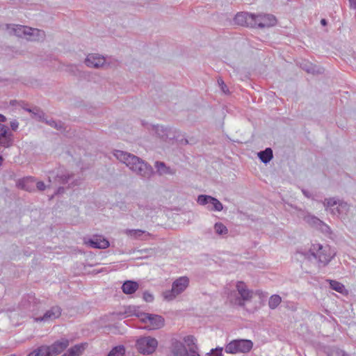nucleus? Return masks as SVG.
<instances>
[{
	"mask_svg": "<svg viewBox=\"0 0 356 356\" xmlns=\"http://www.w3.org/2000/svg\"><path fill=\"white\" fill-rule=\"evenodd\" d=\"M113 155L137 175L145 179H149L152 176L153 173L152 166L138 156L122 150H115Z\"/></svg>",
	"mask_w": 356,
	"mask_h": 356,
	"instance_id": "obj_1",
	"label": "nucleus"
},
{
	"mask_svg": "<svg viewBox=\"0 0 356 356\" xmlns=\"http://www.w3.org/2000/svg\"><path fill=\"white\" fill-rule=\"evenodd\" d=\"M125 312L128 316L135 315L140 318L148 330L159 329L164 325V319L161 316L140 312L135 307H129Z\"/></svg>",
	"mask_w": 356,
	"mask_h": 356,
	"instance_id": "obj_2",
	"label": "nucleus"
},
{
	"mask_svg": "<svg viewBox=\"0 0 356 356\" xmlns=\"http://www.w3.org/2000/svg\"><path fill=\"white\" fill-rule=\"evenodd\" d=\"M189 285L188 277L183 276L176 279L172 284V289L163 292V297L166 300H172L177 296L182 293Z\"/></svg>",
	"mask_w": 356,
	"mask_h": 356,
	"instance_id": "obj_3",
	"label": "nucleus"
},
{
	"mask_svg": "<svg viewBox=\"0 0 356 356\" xmlns=\"http://www.w3.org/2000/svg\"><path fill=\"white\" fill-rule=\"evenodd\" d=\"M253 343L248 339H234L227 343L225 348L227 353H247L251 350Z\"/></svg>",
	"mask_w": 356,
	"mask_h": 356,
	"instance_id": "obj_4",
	"label": "nucleus"
},
{
	"mask_svg": "<svg viewBox=\"0 0 356 356\" xmlns=\"http://www.w3.org/2000/svg\"><path fill=\"white\" fill-rule=\"evenodd\" d=\"M309 252L323 266H326L333 257V255L330 252V248L319 243L312 244Z\"/></svg>",
	"mask_w": 356,
	"mask_h": 356,
	"instance_id": "obj_5",
	"label": "nucleus"
},
{
	"mask_svg": "<svg viewBox=\"0 0 356 356\" xmlns=\"http://www.w3.org/2000/svg\"><path fill=\"white\" fill-rule=\"evenodd\" d=\"M158 346V341L151 337H140L136 341V347L140 353L150 355L153 353Z\"/></svg>",
	"mask_w": 356,
	"mask_h": 356,
	"instance_id": "obj_6",
	"label": "nucleus"
},
{
	"mask_svg": "<svg viewBox=\"0 0 356 356\" xmlns=\"http://www.w3.org/2000/svg\"><path fill=\"white\" fill-rule=\"evenodd\" d=\"M236 289L240 297H236L233 299L231 296L229 297L230 301L234 305L243 306L245 305V302L250 301L251 300L253 293L252 291L247 289L245 284L243 282H238L236 284Z\"/></svg>",
	"mask_w": 356,
	"mask_h": 356,
	"instance_id": "obj_7",
	"label": "nucleus"
},
{
	"mask_svg": "<svg viewBox=\"0 0 356 356\" xmlns=\"http://www.w3.org/2000/svg\"><path fill=\"white\" fill-rule=\"evenodd\" d=\"M153 129L155 134L164 141L179 140V131L176 129L162 125H156L153 127Z\"/></svg>",
	"mask_w": 356,
	"mask_h": 356,
	"instance_id": "obj_8",
	"label": "nucleus"
},
{
	"mask_svg": "<svg viewBox=\"0 0 356 356\" xmlns=\"http://www.w3.org/2000/svg\"><path fill=\"white\" fill-rule=\"evenodd\" d=\"M84 63L88 67L96 69L105 68L108 65L106 58L98 54H89Z\"/></svg>",
	"mask_w": 356,
	"mask_h": 356,
	"instance_id": "obj_9",
	"label": "nucleus"
},
{
	"mask_svg": "<svg viewBox=\"0 0 356 356\" xmlns=\"http://www.w3.org/2000/svg\"><path fill=\"white\" fill-rule=\"evenodd\" d=\"M62 309L58 306H54L47 310L43 316L34 318L35 322L49 323L58 318L61 315Z\"/></svg>",
	"mask_w": 356,
	"mask_h": 356,
	"instance_id": "obj_10",
	"label": "nucleus"
},
{
	"mask_svg": "<svg viewBox=\"0 0 356 356\" xmlns=\"http://www.w3.org/2000/svg\"><path fill=\"white\" fill-rule=\"evenodd\" d=\"M14 142V136L10 129L0 123V145L3 147H10Z\"/></svg>",
	"mask_w": 356,
	"mask_h": 356,
	"instance_id": "obj_11",
	"label": "nucleus"
},
{
	"mask_svg": "<svg viewBox=\"0 0 356 356\" xmlns=\"http://www.w3.org/2000/svg\"><path fill=\"white\" fill-rule=\"evenodd\" d=\"M39 303L40 301L35 298V296L33 294L30 293L27 294L22 298L19 304V307L24 312H34Z\"/></svg>",
	"mask_w": 356,
	"mask_h": 356,
	"instance_id": "obj_12",
	"label": "nucleus"
},
{
	"mask_svg": "<svg viewBox=\"0 0 356 356\" xmlns=\"http://www.w3.org/2000/svg\"><path fill=\"white\" fill-rule=\"evenodd\" d=\"M255 26L266 28L273 26L276 24V18L270 14L254 15Z\"/></svg>",
	"mask_w": 356,
	"mask_h": 356,
	"instance_id": "obj_13",
	"label": "nucleus"
},
{
	"mask_svg": "<svg viewBox=\"0 0 356 356\" xmlns=\"http://www.w3.org/2000/svg\"><path fill=\"white\" fill-rule=\"evenodd\" d=\"M254 14L239 13L234 17L236 24L241 26L255 27Z\"/></svg>",
	"mask_w": 356,
	"mask_h": 356,
	"instance_id": "obj_14",
	"label": "nucleus"
},
{
	"mask_svg": "<svg viewBox=\"0 0 356 356\" xmlns=\"http://www.w3.org/2000/svg\"><path fill=\"white\" fill-rule=\"evenodd\" d=\"M69 345V341L66 339H61L60 340L55 341L51 346H46L47 348L48 355L49 356H55L63 352Z\"/></svg>",
	"mask_w": 356,
	"mask_h": 356,
	"instance_id": "obj_15",
	"label": "nucleus"
},
{
	"mask_svg": "<svg viewBox=\"0 0 356 356\" xmlns=\"http://www.w3.org/2000/svg\"><path fill=\"white\" fill-rule=\"evenodd\" d=\"M8 31L10 34H13L17 37H25L27 38L28 31H31V28L22 25H13L8 26Z\"/></svg>",
	"mask_w": 356,
	"mask_h": 356,
	"instance_id": "obj_16",
	"label": "nucleus"
},
{
	"mask_svg": "<svg viewBox=\"0 0 356 356\" xmlns=\"http://www.w3.org/2000/svg\"><path fill=\"white\" fill-rule=\"evenodd\" d=\"M124 233L132 239L147 240L150 236L149 232L142 229H127Z\"/></svg>",
	"mask_w": 356,
	"mask_h": 356,
	"instance_id": "obj_17",
	"label": "nucleus"
},
{
	"mask_svg": "<svg viewBox=\"0 0 356 356\" xmlns=\"http://www.w3.org/2000/svg\"><path fill=\"white\" fill-rule=\"evenodd\" d=\"M87 244L90 247L99 249H105L109 246V242L102 236H95L90 239Z\"/></svg>",
	"mask_w": 356,
	"mask_h": 356,
	"instance_id": "obj_18",
	"label": "nucleus"
},
{
	"mask_svg": "<svg viewBox=\"0 0 356 356\" xmlns=\"http://www.w3.org/2000/svg\"><path fill=\"white\" fill-rule=\"evenodd\" d=\"M51 174L54 175V181L51 180V177L49 176V181L50 183L53 182L54 184H65L68 181V180L71 178L72 175H70L67 172H55L54 171L51 172Z\"/></svg>",
	"mask_w": 356,
	"mask_h": 356,
	"instance_id": "obj_19",
	"label": "nucleus"
},
{
	"mask_svg": "<svg viewBox=\"0 0 356 356\" xmlns=\"http://www.w3.org/2000/svg\"><path fill=\"white\" fill-rule=\"evenodd\" d=\"M172 356H189V351L186 346L180 341H175L172 346Z\"/></svg>",
	"mask_w": 356,
	"mask_h": 356,
	"instance_id": "obj_20",
	"label": "nucleus"
},
{
	"mask_svg": "<svg viewBox=\"0 0 356 356\" xmlns=\"http://www.w3.org/2000/svg\"><path fill=\"white\" fill-rule=\"evenodd\" d=\"M44 38L45 33L44 31L31 28V31H28L26 39L31 41H42Z\"/></svg>",
	"mask_w": 356,
	"mask_h": 356,
	"instance_id": "obj_21",
	"label": "nucleus"
},
{
	"mask_svg": "<svg viewBox=\"0 0 356 356\" xmlns=\"http://www.w3.org/2000/svg\"><path fill=\"white\" fill-rule=\"evenodd\" d=\"M138 287L139 284L138 282L131 280H127L123 283L122 290L125 294H132L138 290Z\"/></svg>",
	"mask_w": 356,
	"mask_h": 356,
	"instance_id": "obj_22",
	"label": "nucleus"
},
{
	"mask_svg": "<svg viewBox=\"0 0 356 356\" xmlns=\"http://www.w3.org/2000/svg\"><path fill=\"white\" fill-rule=\"evenodd\" d=\"M35 181V179L32 177H28L20 179L17 181V186L18 188L27 191H31L33 189V184Z\"/></svg>",
	"mask_w": 356,
	"mask_h": 356,
	"instance_id": "obj_23",
	"label": "nucleus"
},
{
	"mask_svg": "<svg viewBox=\"0 0 356 356\" xmlns=\"http://www.w3.org/2000/svg\"><path fill=\"white\" fill-rule=\"evenodd\" d=\"M302 213L303 220L309 225L313 227H318L323 224V221H321L315 216H313L309 213H305L304 211H302Z\"/></svg>",
	"mask_w": 356,
	"mask_h": 356,
	"instance_id": "obj_24",
	"label": "nucleus"
},
{
	"mask_svg": "<svg viewBox=\"0 0 356 356\" xmlns=\"http://www.w3.org/2000/svg\"><path fill=\"white\" fill-rule=\"evenodd\" d=\"M155 168H156L157 172L159 175H174L175 170H172L170 167H168L164 162L156 161L155 162Z\"/></svg>",
	"mask_w": 356,
	"mask_h": 356,
	"instance_id": "obj_25",
	"label": "nucleus"
},
{
	"mask_svg": "<svg viewBox=\"0 0 356 356\" xmlns=\"http://www.w3.org/2000/svg\"><path fill=\"white\" fill-rule=\"evenodd\" d=\"M85 349L83 344H78L70 348L62 356H79Z\"/></svg>",
	"mask_w": 356,
	"mask_h": 356,
	"instance_id": "obj_26",
	"label": "nucleus"
},
{
	"mask_svg": "<svg viewBox=\"0 0 356 356\" xmlns=\"http://www.w3.org/2000/svg\"><path fill=\"white\" fill-rule=\"evenodd\" d=\"M258 157L264 163H268L273 157V150L268 147L265 150L261 151L258 153Z\"/></svg>",
	"mask_w": 356,
	"mask_h": 356,
	"instance_id": "obj_27",
	"label": "nucleus"
},
{
	"mask_svg": "<svg viewBox=\"0 0 356 356\" xmlns=\"http://www.w3.org/2000/svg\"><path fill=\"white\" fill-rule=\"evenodd\" d=\"M348 209L349 205L346 202L339 200L336 209H331V213L332 215L339 216L343 213H346Z\"/></svg>",
	"mask_w": 356,
	"mask_h": 356,
	"instance_id": "obj_28",
	"label": "nucleus"
},
{
	"mask_svg": "<svg viewBox=\"0 0 356 356\" xmlns=\"http://www.w3.org/2000/svg\"><path fill=\"white\" fill-rule=\"evenodd\" d=\"M184 341L188 348L189 353H191L193 349L195 352H197V347L195 344V338L193 336L188 335L184 338Z\"/></svg>",
	"mask_w": 356,
	"mask_h": 356,
	"instance_id": "obj_29",
	"label": "nucleus"
},
{
	"mask_svg": "<svg viewBox=\"0 0 356 356\" xmlns=\"http://www.w3.org/2000/svg\"><path fill=\"white\" fill-rule=\"evenodd\" d=\"M339 200H337L334 197L325 198L323 202V206L325 207L326 210H330L331 212V209H336L334 206L338 205Z\"/></svg>",
	"mask_w": 356,
	"mask_h": 356,
	"instance_id": "obj_30",
	"label": "nucleus"
},
{
	"mask_svg": "<svg viewBox=\"0 0 356 356\" xmlns=\"http://www.w3.org/2000/svg\"><path fill=\"white\" fill-rule=\"evenodd\" d=\"M138 209L140 210V212L142 213H137L135 214L133 213L132 216H135L137 218H143L144 216H147L149 213L150 209L147 205H143V204H138Z\"/></svg>",
	"mask_w": 356,
	"mask_h": 356,
	"instance_id": "obj_31",
	"label": "nucleus"
},
{
	"mask_svg": "<svg viewBox=\"0 0 356 356\" xmlns=\"http://www.w3.org/2000/svg\"><path fill=\"white\" fill-rule=\"evenodd\" d=\"M27 356H49V355H48L47 348H46V346H42L34 350Z\"/></svg>",
	"mask_w": 356,
	"mask_h": 356,
	"instance_id": "obj_32",
	"label": "nucleus"
},
{
	"mask_svg": "<svg viewBox=\"0 0 356 356\" xmlns=\"http://www.w3.org/2000/svg\"><path fill=\"white\" fill-rule=\"evenodd\" d=\"M281 297L278 295H273L268 301V306L270 309H275L281 302Z\"/></svg>",
	"mask_w": 356,
	"mask_h": 356,
	"instance_id": "obj_33",
	"label": "nucleus"
},
{
	"mask_svg": "<svg viewBox=\"0 0 356 356\" xmlns=\"http://www.w3.org/2000/svg\"><path fill=\"white\" fill-rule=\"evenodd\" d=\"M214 230L218 235H226L228 233L227 228L222 222H216L214 225Z\"/></svg>",
	"mask_w": 356,
	"mask_h": 356,
	"instance_id": "obj_34",
	"label": "nucleus"
},
{
	"mask_svg": "<svg viewBox=\"0 0 356 356\" xmlns=\"http://www.w3.org/2000/svg\"><path fill=\"white\" fill-rule=\"evenodd\" d=\"M330 288L339 293H343L345 291V286L341 283L335 281L330 280Z\"/></svg>",
	"mask_w": 356,
	"mask_h": 356,
	"instance_id": "obj_35",
	"label": "nucleus"
},
{
	"mask_svg": "<svg viewBox=\"0 0 356 356\" xmlns=\"http://www.w3.org/2000/svg\"><path fill=\"white\" fill-rule=\"evenodd\" d=\"M210 204L212 205V207L209 208L211 211H220L223 209L222 204L215 197H212Z\"/></svg>",
	"mask_w": 356,
	"mask_h": 356,
	"instance_id": "obj_36",
	"label": "nucleus"
},
{
	"mask_svg": "<svg viewBox=\"0 0 356 356\" xmlns=\"http://www.w3.org/2000/svg\"><path fill=\"white\" fill-rule=\"evenodd\" d=\"M212 197L207 195H200L197 197V202L200 205H206L210 204Z\"/></svg>",
	"mask_w": 356,
	"mask_h": 356,
	"instance_id": "obj_37",
	"label": "nucleus"
},
{
	"mask_svg": "<svg viewBox=\"0 0 356 356\" xmlns=\"http://www.w3.org/2000/svg\"><path fill=\"white\" fill-rule=\"evenodd\" d=\"M25 110L29 113H31L35 118H38L40 120L44 118V113L38 107H34L33 108H25Z\"/></svg>",
	"mask_w": 356,
	"mask_h": 356,
	"instance_id": "obj_38",
	"label": "nucleus"
},
{
	"mask_svg": "<svg viewBox=\"0 0 356 356\" xmlns=\"http://www.w3.org/2000/svg\"><path fill=\"white\" fill-rule=\"evenodd\" d=\"M45 122L47 124L55 128L58 131H62L64 129L63 124L60 121H55L54 120H46Z\"/></svg>",
	"mask_w": 356,
	"mask_h": 356,
	"instance_id": "obj_39",
	"label": "nucleus"
},
{
	"mask_svg": "<svg viewBox=\"0 0 356 356\" xmlns=\"http://www.w3.org/2000/svg\"><path fill=\"white\" fill-rule=\"evenodd\" d=\"M124 348L123 346H117L113 348L108 353V356H124Z\"/></svg>",
	"mask_w": 356,
	"mask_h": 356,
	"instance_id": "obj_40",
	"label": "nucleus"
},
{
	"mask_svg": "<svg viewBox=\"0 0 356 356\" xmlns=\"http://www.w3.org/2000/svg\"><path fill=\"white\" fill-rule=\"evenodd\" d=\"M143 298L147 302H152L154 300V296L149 291H145L143 295Z\"/></svg>",
	"mask_w": 356,
	"mask_h": 356,
	"instance_id": "obj_41",
	"label": "nucleus"
},
{
	"mask_svg": "<svg viewBox=\"0 0 356 356\" xmlns=\"http://www.w3.org/2000/svg\"><path fill=\"white\" fill-rule=\"evenodd\" d=\"M331 356H348V355L343 350L335 349L332 351Z\"/></svg>",
	"mask_w": 356,
	"mask_h": 356,
	"instance_id": "obj_42",
	"label": "nucleus"
},
{
	"mask_svg": "<svg viewBox=\"0 0 356 356\" xmlns=\"http://www.w3.org/2000/svg\"><path fill=\"white\" fill-rule=\"evenodd\" d=\"M218 83L224 93L227 94L229 92V90L222 79H218Z\"/></svg>",
	"mask_w": 356,
	"mask_h": 356,
	"instance_id": "obj_43",
	"label": "nucleus"
},
{
	"mask_svg": "<svg viewBox=\"0 0 356 356\" xmlns=\"http://www.w3.org/2000/svg\"><path fill=\"white\" fill-rule=\"evenodd\" d=\"M222 348H216L215 349H212L208 356H222Z\"/></svg>",
	"mask_w": 356,
	"mask_h": 356,
	"instance_id": "obj_44",
	"label": "nucleus"
},
{
	"mask_svg": "<svg viewBox=\"0 0 356 356\" xmlns=\"http://www.w3.org/2000/svg\"><path fill=\"white\" fill-rule=\"evenodd\" d=\"M301 67L304 70H305L308 73L314 74L316 72L314 67L310 64H305L304 66H301Z\"/></svg>",
	"mask_w": 356,
	"mask_h": 356,
	"instance_id": "obj_45",
	"label": "nucleus"
},
{
	"mask_svg": "<svg viewBox=\"0 0 356 356\" xmlns=\"http://www.w3.org/2000/svg\"><path fill=\"white\" fill-rule=\"evenodd\" d=\"M10 125L11 129L13 131H17V129L19 127V122L16 120H14L10 122Z\"/></svg>",
	"mask_w": 356,
	"mask_h": 356,
	"instance_id": "obj_46",
	"label": "nucleus"
},
{
	"mask_svg": "<svg viewBox=\"0 0 356 356\" xmlns=\"http://www.w3.org/2000/svg\"><path fill=\"white\" fill-rule=\"evenodd\" d=\"M36 186L39 191H44L46 188V186L43 181H38Z\"/></svg>",
	"mask_w": 356,
	"mask_h": 356,
	"instance_id": "obj_47",
	"label": "nucleus"
},
{
	"mask_svg": "<svg viewBox=\"0 0 356 356\" xmlns=\"http://www.w3.org/2000/svg\"><path fill=\"white\" fill-rule=\"evenodd\" d=\"M350 6L356 9V0H349Z\"/></svg>",
	"mask_w": 356,
	"mask_h": 356,
	"instance_id": "obj_48",
	"label": "nucleus"
},
{
	"mask_svg": "<svg viewBox=\"0 0 356 356\" xmlns=\"http://www.w3.org/2000/svg\"><path fill=\"white\" fill-rule=\"evenodd\" d=\"M64 191H65V188L63 187H59L57 189V191H56V194L63 193H64Z\"/></svg>",
	"mask_w": 356,
	"mask_h": 356,
	"instance_id": "obj_49",
	"label": "nucleus"
},
{
	"mask_svg": "<svg viewBox=\"0 0 356 356\" xmlns=\"http://www.w3.org/2000/svg\"><path fill=\"white\" fill-rule=\"evenodd\" d=\"M6 118L3 115L0 113V122H6Z\"/></svg>",
	"mask_w": 356,
	"mask_h": 356,
	"instance_id": "obj_50",
	"label": "nucleus"
},
{
	"mask_svg": "<svg viewBox=\"0 0 356 356\" xmlns=\"http://www.w3.org/2000/svg\"><path fill=\"white\" fill-rule=\"evenodd\" d=\"M189 356H200L197 352H195L193 349L191 350V353H189Z\"/></svg>",
	"mask_w": 356,
	"mask_h": 356,
	"instance_id": "obj_51",
	"label": "nucleus"
},
{
	"mask_svg": "<svg viewBox=\"0 0 356 356\" xmlns=\"http://www.w3.org/2000/svg\"><path fill=\"white\" fill-rule=\"evenodd\" d=\"M303 194L307 197H310L311 195L309 194V193L308 191H307L306 190H302V191Z\"/></svg>",
	"mask_w": 356,
	"mask_h": 356,
	"instance_id": "obj_52",
	"label": "nucleus"
},
{
	"mask_svg": "<svg viewBox=\"0 0 356 356\" xmlns=\"http://www.w3.org/2000/svg\"><path fill=\"white\" fill-rule=\"evenodd\" d=\"M321 24L323 26H325V25L327 24V21H326V19H322L321 20Z\"/></svg>",
	"mask_w": 356,
	"mask_h": 356,
	"instance_id": "obj_53",
	"label": "nucleus"
},
{
	"mask_svg": "<svg viewBox=\"0 0 356 356\" xmlns=\"http://www.w3.org/2000/svg\"><path fill=\"white\" fill-rule=\"evenodd\" d=\"M180 141L181 142V143H184V144H188V140L186 139V138L185 139H181Z\"/></svg>",
	"mask_w": 356,
	"mask_h": 356,
	"instance_id": "obj_54",
	"label": "nucleus"
},
{
	"mask_svg": "<svg viewBox=\"0 0 356 356\" xmlns=\"http://www.w3.org/2000/svg\"><path fill=\"white\" fill-rule=\"evenodd\" d=\"M2 161H3V158L2 156L0 155V165H1L2 163Z\"/></svg>",
	"mask_w": 356,
	"mask_h": 356,
	"instance_id": "obj_55",
	"label": "nucleus"
}]
</instances>
